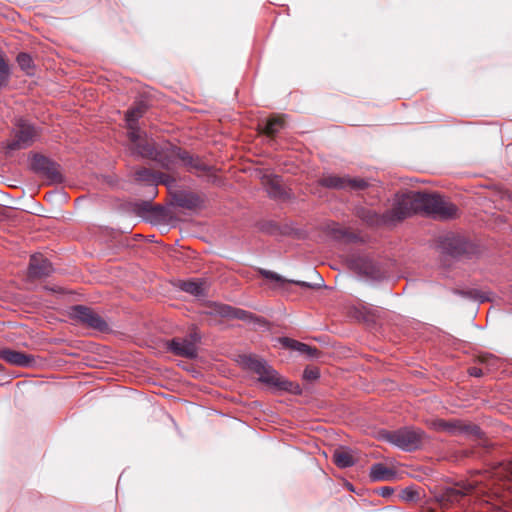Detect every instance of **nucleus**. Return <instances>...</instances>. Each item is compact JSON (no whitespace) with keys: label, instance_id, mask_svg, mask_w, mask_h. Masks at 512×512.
Segmentation results:
<instances>
[{"label":"nucleus","instance_id":"393cba45","mask_svg":"<svg viewBox=\"0 0 512 512\" xmlns=\"http://www.w3.org/2000/svg\"><path fill=\"white\" fill-rule=\"evenodd\" d=\"M16 61L21 68L22 71H24L27 75H32L34 72V63L32 57L28 53H19Z\"/></svg>","mask_w":512,"mask_h":512},{"label":"nucleus","instance_id":"f3484780","mask_svg":"<svg viewBox=\"0 0 512 512\" xmlns=\"http://www.w3.org/2000/svg\"><path fill=\"white\" fill-rule=\"evenodd\" d=\"M333 461L339 468H349L353 466L357 457L352 449L341 447L334 451Z\"/></svg>","mask_w":512,"mask_h":512},{"label":"nucleus","instance_id":"b1692460","mask_svg":"<svg viewBox=\"0 0 512 512\" xmlns=\"http://www.w3.org/2000/svg\"><path fill=\"white\" fill-rule=\"evenodd\" d=\"M180 288L182 291L197 297L205 295L203 283L197 280L184 281L181 283Z\"/></svg>","mask_w":512,"mask_h":512},{"label":"nucleus","instance_id":"6ab92c4d","mask_svg":"<svg viewBox=\"0 0 512 512\" xmlns=\"http://www.w3.org/2000/svg\"><path fill=\"white\" fill-rule=\"evenodd\" d=\"M180 164L185 166L188 171L205 172L210 169V167L202 162L198 157H194L183 149L181 153Z\"/></svg>","mask_w":512,"mask_h":512},{"label":"nucleus","instance_id":"ea45409f","mask_svg":"<svg viewBox=\"0 0 512 512\" xmlns=\"http://www.w3.org/2000/svg\"><path fill=\"white\" fill-rule=\"evenodd\" d=\"M509 293H510V297H511V299H512V286H511V287H510V289H509Z\"/></svg>","mask_w":512,"mask_h":512},{"label":"nucleus","instance_id":"7c9ffc66","mask_svg":"<svg viewBox=\"0 0 512 512\" xmlns=\"http://www.w3.org/2000/svg\"><path fill=\"white\" fill-rule=\"evenodd\" d=\"M267 192L274 198H279L284 194L282 186L275 181H271V184L267 187Z\"/></svg>","mask_w":512,"mask_h":512},{"label":"nucleus","instance_id":"a878e982","mask_svg":"<svg viewBox=\"0 0 512 512\" xmlns=\"http://www.w3.org/2000/svg\"><path fill=\"white\" fill-rule=\"evenodd\" d=\"M283 126V118H271L265 122L263 130L267 135L272 136L278 133L283 128Z\"/></svg>","mask_w":512,"mask_h":512},{"label":"nucleus","instance_id":"0eeeda50","mask_svg":"<svg viewBox=\"0 0 512 512\" xmlns=\"http://www.w3.org/2000/svg\"><path fill=\"white\" fill-rule=\"evenodd\" d=\"M319 182L327 188L348 191H361L368 187V182L365 179L348 176L326 175Z\"/></svg>","mask_w":512,"mask_h":512},{"label":"nucleus","instance_id":"2f4dec72","mask_svg":"<svg viewBox=\"0 0 512 512\" xmlns=\"http://www.w3.org/2000/svg\"><path fill=\"white\" fill-rule=\"evenodd\" d=\"M303 377L307 380H315L319 377V371L316 368H306Z\"/></svg>","mask_w":512,"mask_h":512},{"label":"nucleus","instance_id":"aec40b11","mask_svg":"<svg viewBox=\"0 0 512 512\" xmlns=\"http://www.w3.org/2000/svg\"><path fill=\"white\" fill-rule=\"evenodd\" d=\"M369 477L373 481H387L394 479L395 472L381 463H376L371 466Z\"/></svg>","mask_w":512,"mask_h":512},{"label":"nucleus","instance_id":"2eb2a0df","mask_svg":"<svg viewBox=\"0 0 512 512\" xmlns=\"http://www.w3.org/2000/svg\"><path fill=\"white\" fill-rule=\"evenodd\" d=\"M261 274L271 280V281H275L277 283V286L279 287H282L284 284L286 283H293V284H296V285H299L300 287L302 288H311V289H314V288H319L322 286L323 284V279L322 277L317 273V271L313 270V274L316 275L320 282L321 283H318V284H312V283H309V282H306V281H295V280H290V281H287L285 280L283 277H281L280 275H278L277 273L275 272H272V271H268V270H261L260 271Z\"/></svg>","mask_w":512,"mask_h":512},{"label":"nucleus","instance_id":"9d476101","mask_svg":"<svg viewBox=\"0 0 512 512\" xmlns=\"http://www.w3.org/2000/svg\"><path fill=\"white\" fill-rule=\"evenodd\" d=\"M31 169L51 179H56L59 176L58 165L43 155H34L31 161Z\"/></svg>","mask_w":512,"mask_h":512},{"label":"nucleus","instance_id":"5701e85b","mask_svg":"<svg viewBox=\"0 0 512 512\" xmlns=\"http://www.w3.org/2000/svg\"><path fill=\"white\" fill-rule=\"evenodd\" d=\"M283 343L285 346L291 348L292 350L298 351L301 354H305L308 358H313L317 356V349L313 348L307 344L298 342L296 340H292L289 338H283Z\"/></svg>","mask_w":512,"mask_h":512},{"label":"nucleus","instance_id":"f8f14e48","mask_svg":"<svg viewBox=\"0 0 512 512\" xmlns=\"http://www.w3.org/2000/svg\"><path fill=\"white\" fill-rule=\"evenodd\" d=\"M51 263L42 255H33L30 258L28 273L32 278L48 276L52 272Z\"/></svg>","mask_w":512,"mask_h":512},{"label":"nucleus","instance_id":"a211bd4d","mask_svg":"<svg viewBox=\"0 0 512 512\" xmlns=\"http://www.w3.org/2000/svg\"><path fill=\"white\" fill-rule=\"evenodd\" d=\"M457 214V208L454 204L445 201L442 197L431 211L430 215L435 219L447 220L454 218Z\"/></svg>","mask_w":512,"mask_h":512},{"label":"nucleus","instance_id":"f704fd0d","mask_svg":"<svg viewBox=\"0 0 512 512\" xmlns=\"http://www.w3.org/2000/svg\"><path fill=\"white\" fill-rule=\"evenodd\" d=\"M463 493L457 489H450L448 492H447V496L450 498V499H456L457 497L459 496H462Z\"/></svg>","mask_w":512,"mask_h":512},{"label":"nucleus","instance_id":"c756f323","mask_svg":"<svg viewBox=\"0 0 512 512\" xmlns=\"http://www.w3.org/2000/svg\"><path fill=\"white\" fill-rule=\"evenodd\" d=\"M143 115V110L140 107L132 108L127 111L125 120L127 123V126L131 125H138V120Z\"/></svg>","mask_w":512,"mask_h":512},{"label":"nucleus","instance_id":"4468645a","mask_svg":"<svg viewBox=\"0 0 512 512\" xmlns=\"http://www.w3.org/2000/svg\"><path fill=\"white\" fill-rule=\"evenodd\" d=\"M135 177L138 181L146 182L151 186V194L152 197L156 194V186L159 183L166 184L168 180V176L162 173H153L151 170L147 168L140 169L136 171Z\"/></svg>","mask_w":512,"mask_h":512},{"label":"nucleus","instance_id":"cd10ccee","mask_svg":"<svg viewBox=\"0 0 512 512\" xmlns=\"http://www.w3.org/2000/svg\"><path fill=\"white\" fill-rule=\"evenodd\" d=\"M10 79V69L4 58V55L0 53V89L8 85Z\"/></svg>","mask_w":512,"mask_h":512},{"label":"nucleus","instance_id":"72a5a7b5","mask_svg":"<svg viewBox=\"0 0 512 512\" xmlns=\"http://www.w3.org/2000/svg\"><path fill=\"white\" fill-rule=\"evenodd\" d=\"M394 492V489L389 486H384L379 489V495L383 497H390Z\"/></svg>","mask_w":512,"mask_h":512},{"label":"nucleus","instance_id":"bb28decb","mask_svg":"<svg viewBox=\"0 0 512 512\" xmlns=\"http://www.w3.org/2000/svg\"><path fill=\"white\" fill-rule=\"evenodd\" d=\"M128 127V138L134 146V153L138 154V145H145L147 142H141V131L138 125H131Z\"/></svg>","mask_w":512,"mask_h":512},{"label":"nucleus","instance_id":"423d86ee","mask_svg":"<svg viewBox=\"0 0 512 512\" xmlns=\"http://www.w3.org/2000/svg\"><path fill=\"white\" fill-rule=\"evenodd\" d=\"M69 315L71 319L98 331H105L108 328L105 320L89 307L83 305L73 306L70 309Z\"/></svg>","mask_w":512,"mask_h":512},{"label":"nucleus","instance_id":"f257e3e1","mask_svg":"<svg viewBox=\"0 0 512 512\" xmlns=\"http://www.w3.org/2000/svg\"><path fill=\"white\" fill-rule=\"evenodd\" d=\"M182 149L172 144H167L160 148H156L151 143H146L141 146L138 145V155L146 158L153 159L162 168L173 170L180 164Z\"/></svg>","mask_w":512,"mask_h":512},{"label":"nucleus","instance_id":"412c9836","mask_svg":"<svg viewBox=\"0 0 512 512\" xmlns=\"http://www.w3.org/2000/svg\"><path fill=\"white\" fill-rule=\"evenodd\" d=\"M177 206L185 209H195L201 205V199L194 193L182 192L175 196Z\"/></svg>","mask_w":512,"mask_h":512},{"label":"nucleus","instance_id":"58836bf2","mask_svg":"<svg viewBox=\"0 0 512 512\" xmlns=\"http://www.w3.org/2000/svg\"><path fill=\"white\" fill-rule=\"evenodd\" d=\"M143 208H144L145 210H149V209L151 208V203H150V202H148V201L144 202V203H143Z\"/></svg>","mask_w":512,"mask_h":512},{"label":"nucleus","instance_id":"ddd939ff","mask_svg":"<svg viewBox=\"0 0 512 512\" xmlns=\"http://www.w3.org/2000/svg\"><path fill=\"white\" fill-rule=\"evenodd\" d=\"M413 200L416 203V211H423L426 214L430 215L431 211L434 209L435 205L438 204L441 196L437 194H429L414 191L413 192Z\"/></svg>","mask_w":512,"mask_h":512},{"label":"nucleus","instance_id":"4be33fe9","mask_svg":"<svg viewBox=\"0 0 512 512\" xmlns=\"http://www.w3.org/2000/svg\"><path fill=\"white\" fill-rule=\"evenodd\" d=\"M219 313L222 316L232 317L246 322H252L255 319L252 313L243 309L233 308L228 305L221 306V308L219 309Z\"/></svg>","mask_w":512,"mask_h":512},{"label":"nucleus","instance_id":"9b49d317","mask_svg":"<svg viewBox=\"0 0 512 512\" xmlns=\"http://www.w3.org/2000/svg\"><path fill=\"white\" fill-rule=\"evenodd\" d=\"M0 358L9 364L20 367H30L34 363V357L32 355L12 349L1 350Z\"/></svg>","mask_w":512,"mask_h":512},{"label":"nucleus","instance_id":"1a4fd4ad","mask_svg":"<svg viewBox=\"0 0 512 512\" xmlns=\"http://www.w3.org/2000/svg\"><path fill=\"white\" fill-rule=\"evenodd\" d=\"M439 247L443 254L453 258L459 257L466 252V242L461 237L455 235L442 237Z\"/></svg>","mask_w":512,"mask_h":512},{"label":"nucleus","instance_id":"c9c22d12","mask_svg":"<svg viewBox=\"0 0 512 512\" xmlns=\"http://www.w3.org/2000/svg\"><path fill=\"white\" fill-rule=\"evenodd\" d=\"M469 375L474 376V377H481L483 375V372L478 367H471L469 369Z\"/></svg>","mask_w":512,"mask_h":512},{"label":"nucleus","instance_id":"f03ea898","mask_svg":"<svg viewBox=\"0 0 512 512\" xmlns=\"http://www.w3.org/2000/svg\"><path fill=\"white\" fill-rule=\"evenodd\" d=\"M246 366L258 375L260 382L276 387L281 390L289 391L292 383L282 379L279 374L264 359L249 356L245 359Z\"/></svg>","mask_w":512,"mask_h":512},{"label":"nucleus","instance_id":"dca6fc26","mask_svg":"<svg viewBox=\"0 0 512 512\" xmlns=\"http://www.w3.org/2000/svg\"><path fill=\"white\" fill-rule=\"evenodd\" d=\"M357 216L369 226H387L385 212L379 214L372 208L360 207L357 209Z\"/></svg>","mask_w":512,"mask_h":512},{"label":"nucleus","instance_id":"473e14b6","mask_svg":"<svg viewBox=\"0 0 512 512\" xmlns=\"http://www.w3.org/2000/svg\"><path fill=\"white\" fill-rule=\"evenodd\" d=\"M401 497L406 501H414L418 498V493L412 489L407 488L403 490Z\"/></svg>","mask_w":512,"mask_h":512},{"label":"nucleus","instance_id":"e433bc0d","mask_svg":"<svg viewBox=\"0 0 512 512\" xmlns=\"http://www.w3.org/2000/svg\"><path fill=\"white\" fill-rule=\"evenodd\" d=\"M359 260L363 261V265H364L363 273L368 274L369 273L368 268L370 266V262H368L366 259H359Z\"/></svg>","mask_w":512,"mask_h":512},{"label":"nucleus","instance_id":"39448f33","mask_svg":"<svg viewBox=\"0 0 512 512\" xmlns=\"http://www.w3.org/2000/svg\"><path fill=\"white\" fill-rule=\"evenodd\" d=\"M36 136L35 127L29 122L19 119L16 122L15 137L7 143L6 148L9 151L28 148L34 142Z\"/></svg>","mask_w":512,"mask_h":512},{"label":"nucleus","instance_id":"7ed1b4c3","mask_svg":"<svg viewBox=\"0 0 512 512\" xmlns=\"http://www.w3.org/2000/svg\"><path fill=\"white\" fill-rule=\"evenodd\" d=\"M381 437L401 450L410 452L422 445L425 434L420 429L405 427L396 431L384 432Z\"/></svg>","mask_w":512,"mask_h":512},{"label":"nucleus","instance_id":"4c0bfd02","mask_svg":"<svg viewBox=\"0 0 512 512\" xmlns=\"http://www.w3.org/2000/svg\"><path fill=\"white\" fill-rule=\"evenodd\" d=\"M476 298L480 301V302H485V301H488L489 300V297L487 295H485L484 293H481V294H478L476 296Z\"/></svg>","mask_w":512,"mask_h":512},{"label":"nucleus","instance_id":"20e7f679","mask_svg":"<svg viewBox=\"0 0 512 512\" xmlns=\"http://www.w3.org/2000/svg\"><path fill=\"white\" fill-rule=\"evenodd\" d=\"M414 191L397 195L391 209L385 211L387 226H395L416 211V203L412 197Z\"/></svg>","mask_w":512,"mask_h":512},{"label":"nucleus","instance_id":"6e6552de","mask_svg":"<svg viewBox=\"0 0 512 512\" xmlns=\"http://www.w3.org/2000/svg\"><path fill=\"white\" fill-rule=\"evenodd\" d=\"M199 340L200 337L196 333L184 338H173L167 343V348L177 356L195 358L197 356L196 343Z\"/></svg>","mask_w":512,"mask_h":512},{"label":"nucleus","instance_id":"c85d7f7f","mask_svg":"<svg viewBox=\"0 0 512 512\" xmlns=\"http://www.w3.org/2000/svg\"><path fill=\"white\" fill-rule=\"evenodd\" d=\"M441 427L452 433V434H456V433H467L468 432V429L469 427L464 425L463 423L459 422V421H455V422H442L441 423Z\"/></svg>","mask_w":512,"mask_h":512}]
</instances>
